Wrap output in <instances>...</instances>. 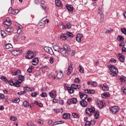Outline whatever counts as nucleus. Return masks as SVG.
<instances>
[{
  "mask_svg": "<svg viewBox=\"0 0 126 126\" xmlns=\"http://www.w3.org/2000/svg\"><path fill=\"white\" fill-rule=\"evenodd\" d=\"M26 93V92L25 91H21L18 93V95H19L20 96H21L22 95H24Z\"/></svg>",
  "mask_w": 126,
  "mask_h": 126,
  "instance_id": "obj_44",
  "label": "nucleus"
},
{
  "mask_svg": "<svg viewBox=\"0 0 126 126\" xmlns=\"http://www.w3.org/2000/svg\"><path fill=\"white\" fill-rule=\"evenodd\" d=\"M41 20L45 24L46 23V22L47 23H49V19L47 18V17H44Z\"/></svg>",
  "mask_w": 126,
  "mask_h": 126,
  "instance_id": "obj_31",
  "label": "nucleus"
},
{
  "mask_svg": "<svg viewBox=\"0 0 126 126\" xmlns=\"http://www.w3.org/2000/svg\"><path fill=\"white\" fill-rule=\"evenodd\" d=\"M92 86H94V87H95V86H97V82H93L91 83Z\"/></svg>",
  "mask_w": 126,
  "mask_h": 126,
  "instance_id": "obj_57",
  "label": "nucleus"
},
{
  "mask_svg": "<svg viewBox=\"0 0 126 126\" xmlns=\"http://www.w3.org/2000/svg\"><path fill=\"white\" fill-rule=\"evenodd\" d=\"M18 82H19V83H22L23 81H24V80H25V78L24 77V76L23 75H19L18 76Z\"/></svg>",
  "mask_w": 126,
  "mask_h": 126,
  "instance_id": "obj_16",
  "label": "nucleus"
},
{
  "mask_svg": "<svg viewBox=\"0 0 126 126\" xmlns=\"http://www.w3.org/2000/svg\"><path fill=\"white\" fill-rule=\"evenodd\" d=\"M94 119L95 120L98 119V118H99V117H100V114H99L98 111H96L95 112H94Z\"/></svg>",
  "mask_w": 126,
  "mask_h": 126,
  "instance_id": "obj_25",
  "label": "nucleus"
},
{
  "mask_svg": "<svg viewBox=\"0 0 126 126\" xmlns=\"http://www.w3.org/2000/svg\"><path fill=\"white\" fill-rule=\"evenodd\" d=\"M79 71L81 73H84V68L81 65L79 66Z\"/></svg>",
  "mask_w": 126,
  "mask_h": 126,
  "instance_id": "obj_36",
  "label": "nucleus"
},
{
  "mask_svg": "<svg viewBox=\"0 0 126 126\" xmlns=\"http://www.w3.org/2000/svg\"><path fill=\"white\" fill-rule=\"evenodd\" d=\"M71 88L72 89H75V90H76V89H80V88H81V86L73 84L71 85Z\"/></svg>",
  "mask_w": 126,
  "mask_h": 126,
  "instance_id": "obj_15",
  "label": "nucleus"
},
{
  "mask_svg": "<svg viewBox=\"0 0 126 126\" xmlns=\"http://www.w3.org/2000/svg\"><path fill=\"white\" fill-rule=\"evenodd\" d=\"M56 123H57V125H60V124H64V121H57L56 122Z\"/></svg>",
  "mask_w": 126,
  "mask_h": 126,
  "instance_id": "obj_63",
  "label": "nucleus"
},
{
  "mask_svg": "<svg viewBox=\"0 0 126 126\" xmlns=\"http://www.w3.org/2000/svg\"><path fill=\"white\" fill-rule=\"evenodd\" d=\"M79 94L82 100H86V99H87V94H85L84 93L79 92Z\"/></svg>",
  "mask_w": 126,
  "mask_h": 126,
  "instance_id": "obj_9",
  "label": "nucleus"
},
{
  "mask_svg": "<svg viewBox=\"0 0 126 126\" xmlns=\"http://www.w3.org/2000/svg\"><path fill=\"white\" fill-rule=\"evenodd\" d=\"M48 95L51 98H56L57 97V91L55 90L52 91L49 93Z\"/></svg>",
  "mask_w": 126,
  "mask_h": 126,
  "instance_id": "obj_7",
  "label": "nucleus"
},
{
  "mask_svg": "<svg viewBox=\"0 0 126 126\" xmlns=\"http://www.w3.org/2000/svg\"><path fill=\"white\" fill-rule=\"evenodd\" d=\"M55 3L57 6H62V2L60 0H55Z\"/></svg>",
  "mask_w": 126,
  "mask_h": 126,
  "instance_id": "obj_24",
  "label": "nucleus"
},
{
  "mask_svg": "<svg viewBox=\"0 0 126 126\" xmlns=\"http://www.w3.org/2000/svg\"><path fill=\"white\" fill-rule=\"evenodd\" d=\"M5 49L8 50V49H11V48H12V45H11L10 43H7L5 45Z\"/></svg>",
  "mask_w": 126,
  "mask_h": 126,
  "instance_id": "obj_26",
  "label": "nucleus"
},
{
  "mask_svg": "<svg viewBox=\"0 0 126 126\" xmlns=\"http://www.w3.org/2000/svg\"><path fill=\"white\" fill-rule=\"evenodd\" d=\"M72 65H73L72 63H71L70 64L68 68V71H72V70L73 69V68H72Z\"/></svg>",
  "mask_w": 126,
  "mask_h": 126,
  "instance_id": "obj_38",
  "label": "nucleus"
},
{
  "mask_svg": "<svg viewBox=\"0 0 126 126\" xmlns=\"http://www.w3.org/2000/svg\"><path fill=\"white\" fill-rule=\"evenodd\" d=\"M41 3L43 9H47V8H46V6L45 5V1L44 0H41Z\"/></svg>",
  "mask_w": 126,
  "mask_h": 126,
  "instance_id": "obj_29",
  "label": "nucleus"
},
{
  "mask_svg": "<svg viewBox=\"0 0 126 126\" xmlns=\"http://www.w3.org/2000/svg\"><path fill=\"white\" fill-rule=\"evenodd\" d=\"M41 97H42L43 98L45 97H47V96H48V94H47V93H42L41 94H40Z\"/></svg>",
  "mask_w": 126,
  "mask_h": 126,
  "instance_id": "obj_48",
  "label": "nucleus"
},
{
  "mask_svg": "<svg viewBox=\"0 0 126 126\" xmlns=\"http://www.w3.org/2000/svg\"><path fill=\"white\" fill-rule=\"evenodd\" d=\"M117 74H118V73H115L113 72H112L110 73V75H112V76H117Z\"/></svg>",
  "mask_w": 126,
  "mask_h": 126,
  "instance_id": "obj_64",
  "label": "nucleus"
},
{
  "mask_svg": "<svg viewBox=\"0 0 126 126\" xmlns=\"http://www.w3.org/2000/svg\"><path fill=\"white\" fill-rule=\"evenodd\" d=\"M119 61L122 63H124L125 62V56H121L119 58Z\"/></svg>",
  "mask_w": 126,
  "mask_h": 126,
  "instance_id": "obj_30",
  "label": "nucleus"
},
{
  "mask_svg": "<svg viewBox=\"0 0 126 126\" xmlns=\"http://www.w3.org/2000/svg\"><path fill=\"white\" fill-rule=\"evenodd\" d=\"M65 7L69 12H73V9L74 8L73 5L67 4L65 5Z\"/></svg>",
  "mask_w": 126,
  "mask_h": 126,
  "instance_id": "obj_11",
  "label": "nucleus"
},
{
  "mask_svg": "<svg viewBox=\"0 0 126 126\" xmlns=\"http://www.w3.org/2000/svg\"><path fill=\"white\" fill-rule=\"evenodd\" d=\"M49 62L50 63H54V58L53 57H51Z\"/></svg>",
  "mask_w": 126,
  "mask_h": 126,
  "instance_id": "obj_62",
  "label": "nucleus"
},
{
  "mask_svg": "<svg viewBox=\"0 0 126 126\" xmlns=\"http://www.w3.org/2000/svg\"><path fill=\"white\" fill-rule=\"evenodd\" d=\"M117 39L118 41H124L125 38H124V37H123V36L119 35L118 36Z\"/></svg>",
  "mask_w": 126,
  "mask_h": 126,
  "instance_id": "obj_39",
  "label": "nucleus"
},
{
  "mask_svg": "<svg viewBox=\"0 0 126 126\" xmlns=\"http://www.w3.org/2000/svg\"><path fill=\"white\" fill-rule=\"evenodd\" d=\"M112 32H113V30L109 29V30H106V31L105 32V33L106 34H111V33H112Z\"/></svg>",
  "mask_w": 126,
  "mask_h": 126,
  "instance_id": "obj_45",
  "label": "nucleus"
},
{
  "mask_svg": "<svg viewBox=\"0 0 126 126\" xmlns=\"http://www.w3.org/2000/svg\"><path fill=\"white\" fill-rule=\"evenodd\" d=\"M80 104L82 107H87V102L85 100H82L80 102Z\"/></svg>",
  "mask_w": 126,
  "mask_h": 126,
  "instance_id": "obj_19",
  "label": "nucleus"
},
{
  "mask_svg": "<svg viewBox=\"0 0 126 126\" xmlns=\"http://www.w3.org/2000/svg\"><path fill=\"white\" fill-rule=\"evenodd\" d=\"M121 31L124 35H126V28H121Z\"/></svg>",
  "mask_w": 126,
  "mask_h": 126,
  "instance_id": "obj_40",
  "label": "nucleus"
},
{
  "mask_svg": "<svg viewBox=\"0 0 126 126\" xmlns=\"http://www.w3.org/2000/svg\"><path fill=\"white\" fill-rule=\"evenodd\" d=\"M38 123L40 124V125H44V121L41 119H38Z\"/></svg>",
  "mask_w": 126,
  "mask_h": 126,
  "instance_id": "obj_58",
  "label": "nucleus"
},
{
  "mask_svg": "<svg viewBox=\"0 0 126 126\" xmlns=\"http://www.w3.org/2000/svg\"><path fill=\"white\" fill-rule=\"evenodd\" d=\"M13 28H7L6 29V31L8 32V33H11V32H13Z\"/></svg>",
  "mask_w": 126,
  "mask_h": 126,
  "instance_id": "obj_27",
  "label": "nucleus"
},
{
  "mask_svg": "<svg viewBox=\"0 0 126 126\" xmlns=\"http://www.w3.org/2000/svg\"><path fill=\"white\" fill-rule=\"evenodd\" d=\"M67 35L68 36V37H70L71 38H72L73 37V34L69 32H67Z\"/></svg>",
  "mask_w": 126,
  "mask_h": 126,
  "instance_id": "obj_50",
  "label": "nucleus"
},
{
  "mask_svg": "<svg viewBox=\"0 0 126 126\" xmlns=\"http://www.w3.org/2000/svg\"><path fill=\"white\" fill-rule=\"evenodd\" d=\"M63 76V72L62 71H60L58 73H57V79H62Z\"/></svg>",
  "mask_w": 126,
  "mask_h": 126,
  "instance_id": "obj_17",
  "label": "nucleus"
},
{
  "mask_svg": "<svg viewBox=\"0 0 126 126\" xmlns=\"http://www.w3.org/2000/svg\"><path fill=\"white\" fill-rule=\"evenodd\" d=\"M37 95H38V93L37 92L32 93L31 94L32 97H37Z\"/></svg>",
  "mask_w": 126,
  "mask_h": 126,
  "instance_id": "obj_41",
  "label": "nucleus"
},
{
  "mask_svg": "<svg viewBox=\"0 0 126 126\" xmlns=\"http://www.w3.org/2000/svg\"><path fill=\"white\" fill-rule=\"evenodd\" d=\"M95 93V91L93 90H89V94H94Z\"/></svg>",
  "mask_w": 126,
  "mask_h": 126,
  "instance_id": "obj_55",
  "label": "nucleus"
},
{
  "mask_svg": "<svg viewBox=\"0 0 126 126\" xmlns=\"http://www.w3.org/2000/svg\"><path fill=\"white\" fill-rule=\"evenodd\" d=\"M53 49H54V51H56V52H58L59 53H60V52H61V49H60V47H59L58 46H57V45L54 46Z\"/></svg>",
  "mask_w": 126,
  "mask_h": 126,
  "instance_id": "obj_22",
  "label": "nucleus"
},
{
  "mask_svg": "<svg viewBox=\"0 0 126 126\" xmlns=\"http://www.w3.org/2000/svg\"><path fill=\"white\" fill-rule=\"evenodd\" d=\"M44 51H45L47 53H49V54H50V55H54V51H53L52 48L50 47H45Z\"/></svg>",
  "mask_w": 126,
  "mask_h": 126,
  "instance_id": "obj_8",
  "label": "nucleus"
},
{
  "mask_svg": "<svg viewBox=\"0 0 126 126\" xmlns=\"http://www.w3.org/2000/svg\"><path fill=\"white\" fill-rule=\"evenodd\" d=\"M9 84L11 85V86H13L14 85V83H13V81L12 80H10L9 82Z\"/></svg>",
  "mask_w": 126,
  "mask_h": 126,
  "instance_id": "obj_59",
  "label": "nucleus"
},
{
  "mask_svg": "<svg viewBox=\"0 0 126 126\" xmlns=\"http://www.w3.org/2000/svg\"><path fill=\"white\" fill-rule=\"evenodd\" d=\"M67 103L68 104H70L71 103H72V104H76V103H77V99L75 98H72L69 99L67 101Z\"/></svg>",
  "mask_w": 126,
  "mask_h": 126,
  "instance_id": "obj_13",
  "label": "nucleus"
},
{
  "mask_svg": "<svg viewBox=\"0 0 126 126\" xmlns=\"http://www.w3.org/2000/svg\"><path fill=\"white\" fill-rule=\"evenodd\" d=\"M63 118L65 120H67L70 118V114L69 113H64L63 114Z\"/></svg>",
  "mask_w": 126,
  "mask_h": 126,
  "instance_id": "obj_21",
  "label": "nucleus"
},
{
  "mask_svg": "<svg viewBox=\"0 0 126 126\" xmlns=\"http://www.w3.org/2000/svg\"><path fill=\"white\" fill-rule=\"evenodd\" d=\"M74 81L76 83H80V79H79V78H75Z\"/></svg>",
  "mask_w": 126,
  "mask_h": 126,
  "instance_id": "obj_53",
  "label": "nucleus"
},
{
  "mask_svg": "<svg viewBox=\"0 0 126 126\" xmlns=\"http://www.w3.org/2000/svg\"><path fill=\"white\" fill-rule=\"evenodd\" d=\"M86 113L89 117H91L92 114L95 113V108L92 107L91 108H86Z\"/></svg>",
  "mask_w": 126,
  "mask_h": 126,
  "instance_id": "obj_2",
  "label": "nucleus"
},
{
  "mask_svg": "<svg viewBox=\"0 0 126 126\" xmlns=\"http://www.w3.org/2000/svg\"><path fill=\"white\" fill-rule=\"evenodd\" d=\"M123 93H124V94H126V88L125 87H123L122 88H121Z\"/></svg>",
  "mask_w": 126,
  "mask_h": 126,
  "instance_id": "obj_54",
  "label": "nucleus"
},
{
  "mask_svg": "<svg viewBox=\"0 0 126 126\" xmlns=\"http://www.w3.org/2000/svg\"><path fill=\"white\" fill-rule=\"evenodd\" d=\"M109 69L111 71V72H113V73H118L119 70H118V68L115 66L113 65H109Z\"/></svg>",
  "mask_w": 126,
  "mask_h": 126,
  "instance_id": "obj_4",
  "label": "nucleus"
},
{
  "mask_svg": "<svg viewBox=\"0 0 126 126\" xmlns=\"http://www.w3.org/2000/svg\"><path fill=\"white\" fill-rule=\"evenodd\" d=\"M109 62L113 63H117V60L114 58H112L110 60Z\"/></svg>",
  "mask_w": 126,
  "mask_h": 126,
  "instance_id": "obj_51",
  "label": "nucleus"
},
{
  "mask_svg": "<svg viewBox=\"0 0 126 126\" xmlns=\"http://www.w3.org/2000/svg\"><path fill=\"white\" fill-rule=\"evenodd\" d=\"M38 63H39V59L38 58H34L32 61V64L36 65L38 64Z\"/></svg>",
  "mask_w": 126,
  "mask_h": 126,
  "instance_id": "obj_20",
  "label": "nucleus"
},
{
  "mask_svg": "<svg viewBox=\"0 0 126 126\" xmlns=\"http://www.w3.org/2000/svg\"><path fill=\"white\" fill-rule=\"evenodd\" d=\"M72 115L74 118H76V119H79V115L76 113H72Z\"/></svg>",
  "mask_w": 126,
  "mask_h": 126,
  "instance_id": "obj_33",
  "label": "nucleus"
},
{
  "mask_svg": "<svg viewBox=\"0 0 126 126\" xmlns=\"http://www.w3.org/2000/svg\"><path fill=\"white\" fill-rule=\"evenodd\" d=\"M82 37H83V35L81 33H78L76 37V40L77 42L80 43L81 42V39H82Z\"/></svg>",
  "mask_w": 126,
  "mask_h": 126,
  "instance_id": "obj_12",
  "label": "nucleus"
},
{
  "mask_svg": "<svg viewBox=\"0 0 126 126\" xmlns=\"http://www.w3.org/2000/svg\"><path fill=\"white\" fill-rule=\"evenodd\" d=\"M23 53V51L22 50H13L12 51V54L13 56H19L20 54H22Z\"/></svg>",
  "mask_w": 126,
  "mask_h": 126,
  "instance_id": "obj_10",
  "label": "nucleus"
},
{
  "mask_svg": "<svg viewBox=\"0 0 126 126\" xmlns=\"http://www.w3.org/2000/svg\"><path fill=\"white\" fill-rule=\"evenodd\" d=\"M23 105L24 107H29V102H28L27 101H25L23 102Z\"/></svg>",
  "mask_w": 126,
  "mask_h": 126,
  "instance_id": "obj_37",
  "label": "nucleus"
},
{
  "mask_svg": "<svg viewBox=\"0 0 126 126\" xmlns=\"http://www.w3.org/2000/svg\"><path fill=\"white\" fill-rule=\"evenodd\" d=\"M60 38L61 39H62V40H66V39H67V36H65V35L64 34H62L60 35Z\"/></svg>",
  "mask_w": 126,
  "mask_h": 126,
  "instance_id": "obj_28",
  "label": "nucleus"
},
{
  "mask_svg": "<svg viewBox=\"0 0 126 126\" xmlns=\"http://www.w3.org/2000/svg\"><path fill=\"white\" fill-rule=\"evenodd\" d=\"M90 122L91 126H94L96 124V121L94 120H91Z\"/></svg>",
  "mask_w": 126,
  "mask_h": 126,
  "instance_id": "obj_52",
  "label": "nucleus"
},
{
  "mask_svg": "<svg viewBox=\"0 0 126 126\" xmlns=\"http://www.w3.org/2000/svg\"><path fill=\"white\" fill-rule=\"evenodd\" d=\"M10 120L11 121H14V122H15V121H16V120H17V118H16V117H15V116H11L10 118Z\"/></svg>",
  "mask_w": 126,
  "mask_h": 126,
  "instance_id": "obj_47",
  "label": "nucleus"
},
{
  "mask_svg": "<svg viewBox=\"0 0 126 126\" xmlns=\"http://www.w3.org/2000/svg\"><path fill=\"white\" fill-rule=\"evenodd\" d=\"M91 126V124H90V121H87L86 122V124L85 126Z\"/></svg>",
  "mask_w": 126,
  "mask_h": 126,
  "instance_id": "obj_60",
  "label": "nucleus"
},
{
  "mask_svg": "<svg viewBox=\"0 0 126 126\" xmlns=\"http://www.w3.org/2000/svg\"><path fill=\"white\" fill-rule=\"evenodd\" d=\"M19 37V34H16L14 36V40H16V41H17L18 40V37Z\"/></svg>",
  "mask_w": 126,
  "mask_h": 126,
  "instance_id": "obj_61",
  "label": "nucleus"
},
{
  "mask_svg": "<svg viewBox=\"0 0 126 126\" xmlns=\"http://www.w3.org/2000/svg\"><path fill=\"white\" fill-rule=\"evenodd\" d=\"M66 27L67 28V29H70V28H71V25L70 23H68L66 24Z\"/></svg>",
  "mask_w": 126,
  "mask_h": 126,
  "instance_id": "obj_56",
  "label": "nucleus"
},
{
  "mask_svg": "<svg viewBox=\"0 0 126 126\" xmlns=\"http://www.w3.org/2000/svg\"><path fill=\"white\" fill-rule=\"evenodd\" d=\"M3 24H4V25H7V26H10L12 24L10 19L9 18H5V19H4V22H3Z\"/></svg>",
  "mask_w": 126,
  "mask_h": 126,
  "instance_id": "obj_6",
  "label": "nucleus"
},
{
  "mask_svg": "<svg viewBox=\"0 0 126 126\" xmlns=\"http://www.w3.org/2000/svg\"><path fill=\"white\" fill-rule=\"evenodd\" d=\"M101 96L102 98H108V97H110V94H109V93H107L103 94H101Z\"/></svg>",
  "mask_w": 126,
  "mask_h": 126,
  "instance_id": "obj_23",
  "label": "nucleus"
},
{
  "mask_svg": "<svg viewBox=\"0 0 126 126\" xmlns=\"http://www.w3.org/2000/svg\"><path fill=\"white\" fill-rule=\"evenodd\" d=\"M110 111L112 114H116L119 111V107L118 106H111L110 107Z\"/></svg>",
  "mask_w": 126,
  "mask_h": 126,
  "instance_id": "obj_5",
  "label": "nucleus"
},
{
  "mask_svg": "<svg viewBox=\"0 0 126 126\" xmlns=\"http://www.w3.org/2000/svg\"><path fill=\"white\" fill-rule=\"evenodd\" d=\"M1 35L2 37H6V33L4 31H1Z\"/></svg>",
  "mask_w": 126,
  "mask_h": 126,
  "instance_id": "obj_49",
  "label": "nucleus"
},
{
  "mask_svg": "<svg viewBox=\"0 0 126 126\" xmlns=\"http://www.w3.org/2000/svg\"><path fill=\"white\" fill-rule=\"evenodd\" d=\"M97 106L99 109H102V108L105 107V103L103 102L102 101L99 100L97 101Z\"/></svg>",
  "mask_w": 126,
  "mask_h": 126,
  "instance_id": "obj_14",
  "label": "nucleus"
},
{
  "mask_svg": "<svg viewBox=\"0 0 126 126\" xmlns=\"http://www.w3.org/2000/svg\"><path fill=\"white\" fill-rule=\"evenodd\" d=\"M71 51L69 46L65 44L63 46V49H61L60 50V53L63 56V57H67L68 56V53Z\"/></svg>",
  "mask_w": 126,
  "mask_h": 126,
  "instance_id": "obj_1",
  "label": "nucleus"
},
{
  "mask_svg": "<svg viewBox=\"0 0 126 126\" xmlns=\"http://www.w3.org/2000/svg\"><path fill=\"white\" fill-rule=\"evenodd\" d=\"M20 72H21V71H20V70H17L15 72H13L12 73V74L13 75H17L19 73H20Z\"/></svg>",
  "mask_w": 126,
  "mask_h": 126,
  "instance_id": "obj_32",
  "label": "nucleus"
},
{
  "mask_svg": "<svg viewBox=\"0 0 126 126\" xmlns=\"http://www.w3.org/2000/svg\"><path fill=\"white\" fill-rule=\"evenodd\" d=\"M27 54L28 55L26 56V58L29 60H31V59H33V58L36 57V53L33 52V51H28Z\"/></svg>",
  "mask_w": 126,
  "mask_h": 126,
  "instance_id": "obj_3",
  "label": "nucleus"
},
{
  "mask_svg": "<svg viewBox=\"0 0 126 126\" xmlns=\"http://www.w3.org/2000/svg\"><path fill=\"white\" fill-rule=\"evenodd\" d=\"M24 91H33V89H32L31 88H29V87H25L24 88Z\"/></svg>",
  "mask_w": 126,
  "mask_h": 126,
  "instance_id": "obj_34",
  "label": "nucleus"
},
{
  "mask_svg": "<svg viewBox=\"0 0 126 126\" xmlns=\"http://www.w3.org/2000/svg\"><path fill=\"white\" fill-rule=\"evenodd\" d=\"M14 86L15 87H19L20 86V83L18 82V81H17V82L14 83Z\"/></svg>",
  "mask_w": 126,
  "mask_h": 126,
  "instance_id": "obj_43",
  "label": "nucleus"
},
{
  "mask_svg": "<svg viewBox=\"0 0 126 126\" xmlns=\"http://www.w3.org/2000/svg\"><path fill=\"white\" fill-rule=\"evenodd\" d=\"M13 103H19L20 102V99L18 97L15 98L14 100H12Z\"/></svg>",
  "mask_w": 126,
  "mask_h": 126,
  "instance_id": "obj_35",
  "label": "nucleus"
},
{
  "mask_svg": "<svg viewBox=\"0 0 126 126\" xmlns=\"http://www.w3.org/2000/svg\"><path fill=\"white\" fill-rule=\"evenodd\" d=\"M102 89L103 91H108V90H109V87L108 86V85L106 83H104L103 84Z\"/></svg>",
  "mask_w": 126,
  "mask_h": 126,
  "instance_id": "obj_18",
  "label": "nucleus"
},
{
  "mask_svg": "<svg viewBox=\"0 0 126 126\" xmlns=\"http://www.w3.org/2000/svg\"><path fill=\"white\" fill-rule=\"evenodd\" d=\"M0 79H1V80H3V81H4V82H8V80L6 79V77H5V76H2L0 78Z\"/></svg>",
  "mask_w": 126,
  "mask_h": 126,
  "instance_id": "obj_42",
  "label": "nucleus"
},
{
  "mask_svg": "<svg viewBox=\"0 0 126 126\" xmlns=\"http://www.w3.org/2000/svg\"><path fill=\"white\" fill-rule=\"evenodd\" d=\"M45 24H46L45 23L43 22V21L41 20L38 24V26H43V25H45Z\"/></svg>",
  "mask_w": 126,
  "mask_h": 126,
  "instance_id": "obj_46",
  "label": "nucleus"
}]
</instances>
